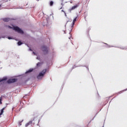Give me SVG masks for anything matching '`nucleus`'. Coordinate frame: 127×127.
Wrapping results in <instances>:
<instances>
[{
  "instance_id": "obj_14",
  "label": "nucleus",
  "mask_w": 127,
  "mask_h": 127,
  "mask_svg": "<svg viewBox=\"0 0 127 127\" xmlns=\"http://www.w3.org/2000/svg\"><path fill=\"white\" fill-rule=\"evenodd\" d=\"M22 44V43H21V42L19 41V42H18V45H19V46H20V45H21Z\"/></svg>"
},
{
  "instance_id": "obj_23",
  "label": "nucleus",
  "mask_w": 127,
  "mask_h": 127,
  "mask_svg": "<svg viewBox=\"0 0 127 127\" xmlns=\"http://www.w3.org/2000/svg\"><path fill=\"white\" fill-rule=\"evenodd\" d=\"M71 27H73V25H72V26H71Z\"/></svg>"
},
{
  "instance_id": "obj_7",
  "label": "nucleus",
  "mask_w": 127,
  "mask_h": 127,
  "mask_svg": "<svg viewBox=\"0 0 127 127\" xmlns=\"http://www.w3.org/2000/svg\"><path fill=\"white\" fill-rule=\"evenodd\" d=\"M4 109H5V107L2 108V109L0 110V116H1V115H2V114H3V111L4 110Z\"/></svg>"
},
{
  "instance_id": "obj_19",
  "label": "nucleus",
  "mask_w": 127,
  "mask_h": 127,
  "mask_svg": "<svg viewBox=\"0 0 127 127\" xmlns=\"http://www.w3.org/2000/svg\"><path fill=\"white\" fill-rule=\"evenodd\" d=\"M33 53L34 55H35V52H33Z\"/></svg>"
},
{
  "instance_id": "obj_6",
  "label": "nucleus",
  "mask_w": 127,
  "mask_h": 127,
  "mask_svg": "<svg viewBox=\"0 0 127 127\" xmlns=\"http://www.w3.org/2000/svg\"><path fill=\"white\" fill-rule=\"evenodd\" d=\"M3 20L5 22H8V21H9V20H10V19L9 18H5L3 19Z\"/></svg>"
},
{
  "instance_id": "obj_10",
  "label": "nucleus",
  "mask_w": 127,
  "mask_h": 127,
  "mask_svg": "<svg viewBox=\"0 0 127 127\" xmlns=\"http://www.w3.org/2000/svg\"><path fill=\"white\" fill-rule=\"evenodd\" d=\"M76 20H77V17H75V18L73 19V22H72L73 25H74V24H75V21H76Z\"/></svg>"
},
{
  "instance_id": "obj_9",
  "label": "nucleus",
  "mask_w": 127,
  "mask_h": 127,
  "mask_svg": "<svg viewBox=\"0 0 127 127\" xmlns=\"http://www.w3.org/2000/svg\"><path fill=\"white\" fill-rule=\"evenodd\" d=\"M43 64V63H38L37 64V67H40L41 66V64Z\"/></svg>"
},
{
  "instance_id": "obj_4",
  "label": "nucleus",
  "mask_w": 127,
  "mask_h": 127,
  "mask_svg": "<svg viewBox=\"0 0 127 127\" xmlns=\"http://www.w3.org/2000/svg\"><path fill=\"white\" fill-rule=\"evenodd\" d=\"M42 50L43 52L45 53V54H47V53H48V50L47 49V47H46V46H43Z\"/></svg>"
},
{
  "instance_id": "obj_13",
  "label": "nucleus",
  "mask_w": 127,
  "mask_h": 127,
  "mask_svg": "<svg viewBox=\"0 0 127 127\" xmlns=\"http://www.w3.org/2000/svg\"><path fill=\"white\" fill-rule=\"evenodd\" d=\"M76 7H77V5L72 6L71 8V10H73V9H75V8H76Z\"/></svg>"
},
{
  "instance_id": "obj_22",
  "label": "nucleus",
  "mask_w": 127,
  "mask_h": 127,
  "mask_svg": "<svg viewBox=\"0 0 127 127\" xmlns=\"http://www.w3.org/2000/svg\"><path fill=\"white\" fill-rule=\"evenodd\" d=\"M0 6H1V5H0Z\"/></svg>"
},
{
  "instance_id": "obj_8",
  "label": "nucleus",
  "mask_w": 127,
  "mask_h": 127,
  "mask_svg": "<svg viewBox=\"0 0 127 127\" xmlns=\"http://www.w3.org/2000/svg\"><path fill=\"white\" fill-rule=\"evenodd\" d=\"M7 78L6 77H4L2 79H0V82H3V81H6V80H7Z\"/></svg>"
},
{
  "instance_id": "obj_18",
  "label": "nucleus",
  "mask_w": 127,
  "mask_h": 127,
  "mask_svg": "<svg viewBox=\"0 0 127 127\" xmlns=\"http://www.w3.org/2000/svg\"><path fill=\"white\" fill-rule=\"evenodd\" d=\"M8 28H11V27H10V26H8Z\"/></svg>"
},
{
  "instance_id": "obj_16",
  "label": "nucleus",
  "mask_w": 127,
  "mask_h": 127,
  "mask_svg": "<svg viewBox=\"0 0 127 127\" xmlns=\"http://www.w3.org/2000/svg\"><path fill=\"white\" fill-rule=\"evenodd\" d=\"M8 39H12V38L10 37H8Z\"/></svg>"
},
{
  "instance_id": "obj_3",
  "label": "nucleus",
  "mask_w": 127,
  "mask_h": 127,
  "mask_svg": "<svg viewBox=\"0 0 127 127\" xmlns=\"http://www.w3.org/2000/svg\"><path fill=\"white\" fill-rule=\"evenodd\" d=\"M17 81V79L16 78H13V79H9L7 80L8 84H11V83H15Z\"/></svg>"
},
{
  "instance_id": "obj_12",
  "label": "nucleus",
  "mask_w": 127,
  "mask_h": 127,
  "mask_svg": "<svg viewBox=\"0 0 127 127\" xmlns=\"http://www.w3.org/2000/svg\"><path fill=\"white\" fill-rule=\"evenodd\" d=\"M54 3V2H53V1H51L50 2V5L51 6H52V5H53V4Z\"/></svg>"
},
{
  "instance_id": "obj_5",
  "label": "nucleus",
  "mask_w": 127,
  "mask_h": 127,
  "mask_svg": "<svg viewBox=\"0 0 127 127\" xmlns=\"http://www.w3.org/2000/svg\"><path fill=\"white\" fill-rule=\"evenodd\" d=\"M30 125H32V121H30L28 123H27L25 125V127H28V126H30Z\"/></svg>"
},
{
  "instance_id": "obj_20",
  "label": "nucleus",
  "mask_w": 127,
  "mask_h": 127,
  "mask_svg": "<svg viewBox=\"0 0 127 127\" xmlns=\"http://www.w3.org/2000/svg\"><path fill=\"white\" fill-rule=\"evenodd\" d=\"M19 126H21V123L19 124Z\"/></svg>"
},
{
  "instance_id": "obj_17",
  "label": "nucleus",
  "mask_w": 127,
  "mask_h": 127,
  "mask_svg": "<svg viewBox=\"0 0 127 127\" xmlns=\"http://www.w3.org/2000/svg\"><path fill=\"white\" fill-rule=\"evenodd\" d=\"M64 13L65 16H67V14H66V13L65 12H64Z\"/></svg>"
},
{
  "instance_id": "obj_15",
  "label": "nucleus",
  "mask_w": 127,
  "mask_h": 127,
  "mask_svg": "<svg viewBox=\"0 0 127 127\" xmlns=\"http://www.w3.org/2000/svg\"><path fill=\"white\" fill-rule=\"evenodd\" d=\"M0 104H2L1 102V97H0Z\"/></svg>"
},
{
  "instance_id": "obj_21",
  "label": "nucleus",
  "mask_w": 127,
  "mask_h": 127,
  "mask_svg": "<svg viewBox=\"0 0 127 127\" xmlns=\"http://www.w3.org/2000/svg\"><path fill=\"white\" fill-rule=\"evenodd\" d=\"M62 11H63V12H65V11H64V10H62Z\"/></svg>"
},
{
  "instance_id": "obj_11",
  "label": "nucleus",
  "mask_w": 127,
  "mask_h": 127,
  "mask_svg": "<svg viewBox=\"0 0 127 127\" xmlns=\"http://www.w3.org/2000/svg\"><path fill=\"white\" fill-rule=\"evenodd\" d=\"M32 71H33V69H30L29 70L26 71V73H31V72H32Z\"/></svg>"
},
{
  "instance_id": "obj_2",
  "label": "nucleus",
  "mask_w": 127,
  "mask_h": 127,
  "mask_svg": "<svg viewBox=\"0 0 127 127\" xmlns=\"http://www.w3.org/2000/svg\"><path fill=\"white\" fill-rule=\"evenodd\" d=\"M13 29L14 30H15V31H17L18 33H21V34H23L24 33L23 31L18 27H14Z\"/></svg>"
},
{
  "instance_id": "obj_1",
  "label": "nucleus",
  "mask_w": 127,
  "mask_h": 127,
  "mask_svg": "<svg viewBox=\"0 0 127 127\" xmlns=\"http://www.w3.org/2000/svg\"><path fill=\"white\" fill-rule=\"evenodd\" d=\"M46 69H43L42 72H40L39 75L37 76V79H41L44 75H45V73H46Z\"/></svg>"
}]
</instances>
